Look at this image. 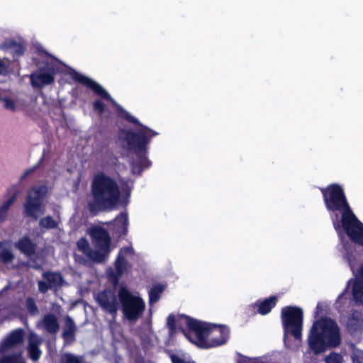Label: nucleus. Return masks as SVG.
Instances as JSON below:
<instances>
[{
    "instance_id": "obj_1",
    "label": "nucleus",
    "mask_w": 363,
    "mask_h": 363,
    "mask_svg": "<svg viewBox=\"0 0 363 363\" xmlns=\"http://www.w3.org/2000/svg\"><path fill=\"white\" fill-rule=\"evenodd\" d=\"M72 78L75 82L92 90L102 99L110 101L116 108V114L119 118L140 127L135 130L122 128L118 132V137L121 140L126 142L128 151L136 157V159L131 162L133 172L140 174L144 169L149 168L152 162L147 157L148 145L152 138L158 133L142 124L138 119L118 104L108 91L94 80L76 71L72 74Z\"/></svg>"
},
{
    "instance_id": "obj_2",
    "label": "nucleus",
    "mask_w": 363,
    "mask_h": 363,
    "mask_svg": "<svg viewBox=\"0 0 363 363\" xmlns=\"http://www.w3.org/2000/svg\"><path fill=\"white\" fill-rule=\"evenodd\" d=\"M319 189L335 230L343 229L352 242L363 247V223L352 211L342 186L332 183Z\"/></svg>"
},
{
    "instance_id": "obj_3",
    "label": "nucleus",
    "mask_w": 363,
    "mask_h": 363,
    "mask_svg": "<svg viewBox=\"0 0 363 363\" xmlns=\"http://www.w3.org/2000/svg\"><path fill=\"white\" fill-rule=\"evenodd\" d=\"M307 343L309 350L315 355L340 347L342 334L336 320L327 316L315 320L309 329Z\"/></svg>"
},
{
    "instance_id": "obj_4",
    "label": "nucleus",
    "mask_w": 363,
    "mask_h": 363,
    "mask_svg": "<svg viewBox=\"0 0 363 363\" xmlns=\"http://www.w3.org/2000/svg\"><path fill=\"white\" fill-rule=\"evenodd\" d=\"M91 194L92 201L88 203V208L94 215L115 208L121 196L117 181L104 172L94 177L91 183Z\"/></svg>"
},
{
    "instance_id": "obj_5",
    "label": "nucleus",
    "mask_w": 363,
    "mask_h": 363,
    "mask_svg": "<svg viewBox=\"0 0 363 363\" xmlns=\"http://www.w3.org/2000/svg\"><path fill=\"white\" fill-rule=\"evenodd\" d=\"M187 329L179 330L192 343L203 348H210L225 344L228 334L225 327L198 320L184 315Z\"/></svg>"
},
{
    "instance_id": "obj_6",
    "label": "nucleus",
    "mask_w": 363,
    "mask_h": 363,
    "mask_svg": "<svg viewBox=\"0 0 363 363\" xmlns=\"http://www.w3.org/2000/svg\"><path fill=\"white\" fill-rule=\"evenodd\" d=\"M118 296L123 317L129 322L138 320L145 308L143 298L133 294L125 286H121L118 289Z\"/></svg>"
},
{
    "instance_id": "obj_7",
    "label": "nucleus",
    "mask_w": 363,
    "mask_h": 363,
    "mask_svg": "<svg viewBox=\"0 0 363 363\" xmlns=\"http://www.w3.org/2000/svg\"><path fill=\"white\" fill-rule=\"evenodd\" d=\"M284 333H290L295 339L302 337L303 312L297 306H289L281 309V314Z\"/></svg>"
},
{
    "instance_id": "obj_8",
    "label": "nucleus",
    "mask_w": 363,
    "mask_h": 363,
    "mask_svg": "<svg viewBox=\"0 0 363 363\" xmlns=\"http://www.w3.org/2000/svg\"><path fill=\"white\" fill-rule=\"evenodd\" d=\"M47 192L48 189L44 185L34 186L28 191L24 203V212L27 217L37 220L39 216L45 213V207L43 201Z\"/></svg>"
},
{
    "instance_id": "obj_9",
    "label": "nucleus",
    "mask_w": 363,
    "mask_h": 363,
    "mask_svg": "<svg viewBox=\"0 0 363 363\" xmlns=\"http://www.w3.org/2000/svg\"><path fill=\"white\" fill-rule=\"evenodd\" d=\"M96 301L106 313L111 315L113 320L118 315L120 308V301L118 295L111 289H105L98 293Z\"/></svg>"
},
{
    "instance_id": "obj_10",
    "label": "nucleus",
    "mask_w": 363,
    "mask_h": 363,
    "mask_svg": "<svg viewBox=\"0 0 363 363\" xmlns=\"http://www.w3.org/2000/svg\"><path fill=\"white\" fill-rule=\"evenodd\" d=\"M133 255L134 250L131 246H125L120 248L114 261L116 271L111 272L109 274L114 284H118L123 274L131 268V264L129 263L128 257Z\"/></svg>"
},
{
    "instance_id": "obj_11",
    "label": "nucleus",
    "mask_w": 363,
    "mask_h": 363,
    "mask_svg": "<svg viewBox=\"0 0 363 363\" xmlns=\"http://www.w3.org/2000/svg\"><path fill=\"white\" fill-rule=\"evenodd\" d=\"M58 67L53 63H46L30 75V84L35 88H42L55 82V75Z\"/></svg>"
},
{
    "instance_id": "obj_12",
    "label": "nucleus",
    "mask_w": 363,
    "mask_h": 363,
    "mask_svg": "<svg viewBox=\"0 0 363 363\" xmlns=\"http://www.w3.org/2000/svg\"><path fill=\"white\" fill-rule=\"evenodd\" d=\"M352 284V299L357 305H363V264L359 267L357 274L354 279H350L344 291L338 296L340 299L345 293L347 292L350 285Z\"/></svg>"
},
{
    "instance_id": "obj_13",
    "label": "nucleus",
    "mask_w": 363,
    "mask_h": 363,
    "mask_svg": "<svg viewBox=\"0 0 363 363\" xmlns=\"http://www.w3.org/2000/svg\"><path fill=\"white\" fill-rule=\"evenodd\" d=\"M90 237L94 245L102 251L109 253L111 238L108 231L102 227H94L90 230Z\"/></svg>"
},
{
    "instance_id": "obj_14",
    "label": "nucleus",
    "mask_w": 363,
    "mask_h": 363,
    "mask_svg": "<svg viewBox=\"0 0 363 363\" xmlns=\"http://www.w3.org/2000/svg\"><path fill=\"white\" fill-rule=\"evenodd\" d=\"M1 48L10 52L13 61H16L24 55L26 45L23 41L17 42L14 39H6L1 45Z\"/></svg>"
},
{
    "instance_id": "obj_15",
    "label": "nucleus",
    "mask_w": 363,
    "mask_h": 363,
    "mask_svg": "<svg viewBox=\"0 0 363 363\" xmlns=\"http://www.w3.org/2000/svg\"><path fill=\"white\" fill-rule=\"evenodd\" d=\"M111 223L113 233L118 238H122L128 234V216L126 212H121Z\"/></svg>"
},
{
    "instance_id": "obj_16",
    "label": "nucleus",
    "mask_w": 363,
    "mask_h": 363,
    "mask_svg": "<svg viewBox=\"0 0 363 363\" xmlns=\"http://www.w3.org/2000/svg\"><path fill=\"white\" fill-rule=\"evenodd\" d=\"M24 331L19 328L12 331L6 338L1 342L0 348L5 351L23 342Z\"/></svg>"
},
{
    "instance_id": "obj_17",
    "label": "nucleus",
    "mask_w": 363,
    "mask_h": 363,
    "mask_svg": "<svg viewBox=\"0 0 363 363\" xmlns=\"http://www.w3.org/2000/svg\"><path fill=\"white\" fill-rule=\"evenodd\" d=\"M64 323L62 337L65 343H72L76 340L77 330L75 323L69 315H67L64 318Z\"/></svg>"
},
{
    "instance_id": "obj_18",
    "label": "nucleus",
    "mask_w": 363,
    "mask_h": 363,
    "mask_svg": "<svg viewBox=\"0 0 363 363\" xmlns=\"http://www.w3.org/2000/svg\"><path fill=\"white\" fill-rule=\"evenodd\" d=\"M15 247L23 254L31 257L35 254L37 245L28 235L21 238L15 243Z\"/></svg>"
},
{
    "instance_id": "obj_19",
    "label": "nucleus",
    "mask_w": 363,
    "mask_h": 363,
    "mask_svg": "<svg viewBox=\"0 0 363 363\" xmlns=\"http://www.w3.org/2000/svg\"><path fill=\"white\" fill-rule=\"evenodd\" d=\"M277 302V298L275 296H270L262 301L257 300L255 305L257 306V311L261 315L268 314L273 308L275 307Z\"/></svg>"
},
{
    "instance_id": "obj_20",
    "label": "nucleus",
    "mask_w": 363,
    "mask_h": 363,
    "mask_svg": "<svg viewBox=\"0 0 363 363\" xmlns=\"http://www.w3.org/2000/svg\"><path fill=\"white\" fill-rule=\"evenodd\" d=\"M43 278L50 285L51 289L62 286L63 277L60 273L54 272H45L42 274Z\"/></svg>"
},
{
    "instance_id": "obj_21",
    "label": "nucleus",
    "mask_w": 363,
    "mask_h": 363,
    "mask_svg": "<svg viewBox=\"0 0 363 363\" xmlns=\"http://www.w3.org/2000/svg\"><path fill=\"white\" fill-rule=\"evenodd\" d=\"M43 325L46 330L50 334L56 333L60 328V325L54 314L48 313L43 317Z\"/></svg>"
},
{
    "instance_id": "obj_22",
    "label": "nucleus",
    "mask_w": 363,
    "mask_h": 363,
    "mask_svg": "<svg viewBox=\"0 0 363 363\" xmlns=\"http://www.w3.org/2000/svg\"><path fill=\"white\" fill-rule=\"evenodd\" d=\"M18 196V191H15L1 206H0V223L6 220L8 211L12 204L15 202Z\"/></svg>"
},
{
    "instance_id": "obj_23",
    "label": "nucleus",
    "mask_w": 363,
    "mask_h": 363,
    "mask_svg": "<svg viewBox=\"0 0 363 363\" xmlns=\"http://www.w3.org/2000/svg\"><path fill=\"white\" fill-rule=\"evenodd\" d=\"M15 259V256L11 250L4 247V242H0V261L4 264H8Z\"/></svg>"
},
{
    "instance_id": "obj_24",
    "label": "nucleus",
    "mask_w": 363,
    "mask_h": 363,
    "mask_svg": "<svg viewBox=\"0 0 363 363\" xmlns=\"http://www.w3.org/2000/svg\"><path fill=\"white\" fill-rule=\"evenodd\" d=\"M59 363H86L83 356L66 352L61 355Z\"/></svg>"
},
{
    "instance_id": "obj_25",
    "label": "nucleus",
    "mask_w": 363,
    "mask_h": 363,
    "mask_svg": "<svg viewBox=\"0 0 363 363\" xmlns=\"http://www.w3.org/2000/svg\"><path fill=\"white\" fill-rule=\"evenodd\" d=\"M28 357L34 362L38 361L42 354L38 342L31 341L28 346Z\"/></svg>"
},
{
    "instance_id": "obj_26",
    "label": "nucleus",
    "mask_w": 363,
    "mask_h": 363,
    "mask_svg": "<svg viewBox=\"0 0 363 363\" xmlns=\"http://www.w3.org/2000/svg\"><path fill=\"white\" fill-rule=\"evenodd\" d=\"M108 254L101 250H95L91 249L86 256L94 262L101 263L106 260V257Z\"/></svg>"
},
{
    "instance_id": "obj_27",
    "label": "nucleus",
    "mask_w": 363,
    "mask_h": 363,
    "mask_svg": "<svg viewBox=\"0 0 363 363\" xmlns=\"http://www.w3.org/2000/svg\"><path fill=\"white\" fill-rule=\"evenodd\" d=\"M39 225L41 228L55 229L58 226V223L51 216H47L40 220Z\"/></svg>"
},
{
    "instance_id": "obj_28",
    "label": "nucleus",
    "mask_w": 363,
    "mask_h": 363,
    "mask_svg": "<svg viewBox=\"0 0 363 363\" xmlns=\"http://www.w3.org/2000/svg\"><path fill=\"white\" fill-rule=\"evenodd\" d=\"M164 290V286L161 284L153 286L149 291V300L150 303L157 302L160 297V294Z\"/></svg>"
},
{
    "instance_id": "obj_29",
    "label": "nucleus",
    "mask_w": 363,
    "mask_h": 363,
    "mask_svg": "<svg viewBox=\"0 0 363 363\" xmlns=\"http://www.w3.org/2000/svg\"><path fill=\"white\" fill-rule=\"evenodd\" d=\"M26 306L29 314L31 315H35L38 314L39 309L35 303V299L33 297L29 296L26 299Z\"/></svg>"
},
{
    "instance_id": "obj_30",
    "label": "nucleus",
    "mask_w": 363,
    "mask_h": 363,
    "mask_svg": "<svg viewBox=\"0 0 363 363\" xmlns=\"http://www.w3.org/2000/svg\"><path fill=\"white\" fill-rule=\"evenodd\" d=\"M342 356L340 353L335 352H331L325 357V363H342Z\"/></svg>"
},
{
    "instance_id": "obj_31",
    "label": "nucleus",
    "mask_w": 363,
    "mask_h": 363,
    "mask_svg": "<svg viewBox=\"0 0 363 363\" xmlns=\"http://www.w3.org/2000/svg\"><path fill=\"white\" fill-rule=\"evenodd\" d=\"M77 245L78 249L80 251H82L85 255H86L89 250L91 249L89 241L85 238H80L77 241Z\"/></svg>"
},
{
    "instance_id": "obj_32",
    "label": "nucleus",
    "mask_w": 363,
    "mask_h": 363,
    "mask_svg": "<svg viewBox=\"0 0 363 363\" xmlns=\"http://www.w3.org/2000/svg\"><path fill=\"white\" fill-rule=\"evenodd\" d=\"M0 363H26L23 359L13 354L5 355L0 358Z\"/></svg>"
},
{
    "instance_id": "obj_33",
    "label": "nucleus",
    "mask_w": 363,
    "mask_h": 363,
    "mask_svg": "<svg viewBox=\"0 0 363 363\" xmlns=\"http://www.w3.org/2000/svg\"><path fill=\"white\" fill-rule=\"evenodd\" d=\"M93 109L99 114H103L106 111L105 104L100 99H96L93 102Z\"/></svg>"
},
{
    "instance_id": "obj_34",
    "label": "nucleus",
    "mask_w": 363,
    "mask_h": 363,
    "mask_svg": "<svg viewBox=\"0 0 363 363\" xmlns=\"http://www.w3.org/2000/svg\"><path fill=\"white\" fill-rule=\"evenodd\" d=\"M167 325L171 333H173L176 330V319L173 314L168 315L167 319Z\"/></svg>"
},
{
    "instance_id": "obj_35",
    "label": "nucleus",
    "mask_w": 363,
    "mask_h": 363,
    "mask_svg": "<svg viewBox=\"0 0 363 363\" xmlns=\"http://www.w3.org/2000/svg\"><path fill=\"white\" fill-rule=\"evenodd\" d=\"M38 291L41 294H45L49 289H52L50 285L48 283L43 280L38 281Z\"/></svg>"
},
{
    "instance_id": "obj_36",
    "label": "nucleus",
    "mask_w": 363,
    "mask_h": 363,
    "mask_svg": "<svg viewBox=\"0 0 363 363\" xmlns=\"http://www.w3.org/2000/svg\"><path fill=\"white\" fill-rule=\"evenodd\" d=\"M4 106L6 109L12 110V111L15 110L16 104L13 100L10 99L9 98H6L4 100Z\"/></svg>"
},
{
    "instance_id": "obj_37",
    "label": "nucleus",
    "mask_w": 363,
    "mask_h": 363,
    "mask_svg": "<svg viewBox=\"0 0 363 363\" xmlns=\"http://www.w3.org/2000/svg\"><path fill=\"white\" fill-rule=\"evenodd\" d=\"M38 166V164H37L32 168H30V169H27L26 171H25V172L21 175V180L25 179L30 173H32L37 168Z\"/></svg>"
},
{
    "instance_id": "obj_38",
    "label": "nucleus",
    "mask_w": 363,
    "mask_h": 363,
    "mask_svg": "<svg viewBox=\"0 0 363 363\" xmlns=\"http://www.w3.org/2000/svg\"><path fill=\"white\" fill-rule=\"evenodd\" d=\"M321 311H322V305L320 303H318L316 308H315V315H314L315 318H317Z\"/></svg>"
},
{
    "instance_id": "obj_39",
    "label": "nucleus",
    "mask_w": 363,
    "mask_h": 363,
    "mask_svg": "<svg viewBox=\"0 0 363 363\" xmlns=\"http://www.w3.org/2000/svg\"><path fill=\"white\" fill-rule=\"evenodd\" d=\"M7 72L6 67L4 62L0 61V74H5Z\"/></svg>"
},
{
    "instance_id": "obj_40",
    "label": "nucleus",
    "mask_w": 363,
    "mask_h": 363,
    "mask_svg": "<svg viewBox=\"0 0 363 363\" xmlns=\"http://www.w3.org/2000/svg\"><path fill=\"white\" fill-rule=\"evenodd\" d=\"M123 191H124V192H125V194H126L127 196H130L131 189H130V188L128 186H127L126 187L123 188Z\"/></svg>"
},
{
    "instance_id": "obj_41",
    "label": "nucleus",
    "mask_w": 363,
    "mask_h": 363,
    "mask_svg": "<svg viewBox=\"0 0 363 363\" xmlns=\"http://www.w3.org/2000/svg\"><path fill=\"white\" fill-rule=\"evenodd\" d=\"M43 160V156L41 157V159L39 160L38 164L41 162V161Z\"/></svg>"
},
{
    "instance_id": "obj_42",
    "label": "nucleus",
    "mask_w": 363,
    "mask_h": 363,
    "mask_svg": "<svg viewBox=\"0 0 363 363\" xmlns=\"http://www.w3.org/2000/svg\"><path fill=\"white\" fill-rule=\"evenodd\" d=\"M113 363H120V362L116 359Z\"/></svg>"
}]
</instances>
